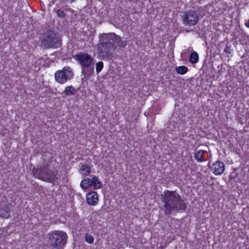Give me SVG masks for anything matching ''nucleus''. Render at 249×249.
I'll list each match as a JSON object with an SVG mask.
<instances>
[{
    "label": "nucleus",
    "mask_w": 249,
    "mask_h": 249,
    "mask_svg": "<svg viewBox=\"0 0 249 249\" xmlns=\"http://www.w3.org/2000/svg\"><path fill=\"white\" fill-rule=\"evenodd\" d=\"M126 42L114 33L103 34L99 36V43L97 49L100 54L104 57L109 58L113 54L117 47L124 48Z\"/></svg>",
    "instance_id": "nucleus-1"
},
{
    "label": "nucleus",
    "mask_w": 249,
    "mask_h": 249,
    "mask_svg": "<svg viewBox=\"0 0 249 249\" xmlns=\"http://www.w3.org/2000/svg\"><path fill=\"white\" fill-rule=\"evenodd\" d=\"M160 200L163 204L162 210L166 215L174 212H185L187 209L185 200L176 191H165L160 196Z\"/></svg>",
    "instance_id": "nucleus-2"
},
{
    "label": "nucleus",
    "mask_w": 249,
    "mask_h": 249,
    "mask_svg": "<svg viewBox=\"0 0 249 249\" xmlns=\"http://www.w3.org/2000/svg\"><path fill=\"white\" fill-rule=\"evenodd\" d=\"M34 176L43 181L49 182H53L56 179H58L60 175H58L57 171H52L49 169V165H46L43 167L40 166L33 169Z\"/></svg>",
    "instance_id": "nucleus-3"
},
{
    "label": "nucleus",
    "mask_w": 249,
    "mask_h": 249,
    "mask_svg": "<svg viewBox=\"0 0 249 249\" xmlns=\"http://www.w3.org/2000/svg\"><path fill=\"white\" fill-rule=\"evenodd\" d=\"M41 45L46 48H56L61 45V39L59 34L51 29L44 31L41 39Z\"/></svg>",
    "instance_id": "nucleus-4"
},
{
    "label": "nucleus",
    "mask_w": 249,
    "mask_h": 249,
    "mask_svg": "<svg viewBox=\"0 0 249 249\" xmlns=\"http://www.w3.org/2000/svg\"><path fill=\"white\" fill-rule=\"evenodd\" d=\"M48 243L52 249H63L67 239L66 233L61 231H54L48 234Z\"/></svg>",
    "instance_id": "nucleus-5"
},
{
    "label": "nucleus",
    "mask_w": 249,
    "mask_h": 249,
    "mask_svg": "<svg viewBox=\"0 0 249 249\" xmlns=\"http://www.w3.org/2000/svg\"><path fill=\"white\" fill-rule=\"evenodd\" d=\"M181 18L182 22L185 26H192L196 25L199 20V16L198 12L192 9L188 11H185Z\"/></svg>",
    "instance_id": "nucleus-6"
},
{
    "label": "nucleus",
    "mask_w": 249,
    "mask_h": 249,
    "mask_svg": "<svg viewBox=\"0 0 249 249\" xmlns=\"http://www.w3.org/2000/svg\"><path fill=\"white\" fill-rule=\"evenodd\" d=\"M73 76V71L69 67H65L63 70L56 71L54 74L55 81L61 84H63L71 80Z\"/></svg>",
    "instance_id": "nucleus-7"
},
{
    "label": "nucleus",
    "mask_w": 249,
    "mask_h": 249,
    "mask_svg": "<svg viewBox=\"0 0 249 249\" xmlns=\"http://www.w3.org/2000/svg\"><path fill=\"white\" fill-rule=\"evenodd\" d=\"M74 58L79 63L81 67L93 63V58L92 56L90 54L83 52H80L76 54Z\"/></svg>",
    "instance_id": "nucleus-8"
},
{
    "label": "nucleus",
    "mask_w": 249,
    "mask_h": 249,
    "mask_svg": "<svg viewBox=\"0 0 249 249\" xmlns=\"http://www.w3.org/2000/svg\"><path fill=\"white\" fill-rule=\"evenodd\" d=\"M87 202L90 205H95L98 201V196L96 192L91 191L87 193L86 197Z\"/></svg>",
    "instance_id": "nucleus-9"
},
{
    "label": "nucleus",
    "mask_w": 249,
    "mask_h": 249,
    "mask_svg": "<svg viewBox=\"0 0 249 249\" xmlns=\"http://www.w3.org/2000/svg\"><path fill=\"white\" fill-rule=\"evenodd\" d=\"M82 73L86 78H89L94 73V63L81 67Z\"/></svg>",
    "instance_id": "nucleus-10"
},
{
    "label": "nucleus",
    "mask_w": 249,
    "mask_h": 249,
    "mask_svg": "<svg viewBox=\"0 0 249 249\" xmlns=\"http://www.w3.org/2000/svg\"><path fill=\"white\" fill-rule=\"evenodd\" d=\"M213 173L216 175H221L225 170V165L220 161H217L213 164Z\"/></svg>",
    "instance_id": "nucleus-11"
},
{
    "label": "nucleus",
    "mask_w": 249,
    "mask_h": 249,
    "mask_svg": "<svg viewBox=\"0 0 249 249\" xmlns=\"http://www.w3.org/2000/svg\"><path fill=\"white\" fill-rule=\"evenodd\" d=\"M12 205L10 203L4 205L0 209V216L3 218H8L10 216Z\"/></svg>",
    "instance_id": "nucleus-12"
},
{
    "label": "nucleus",
    "mask_w": 249,
    "mask_h": 249,
    "mask_svg": "<svg viewBox=\"0 0 249 249\" xmlns=\"http://www.w3.org/2000/svg\"><path fill=\"white\" fill-rule=\"evenodd\" d=\"M76 93V89L72 86H67L63 91L62 94L65 96L74 95Z\"/></svg>",
    "instance_id": "nucleus-13"
},
{
    "label": "nucleus",
    "mask_w": 249,
    "mask_h": 249,
    "mask_svg": "<svg viewBox=\"0 0 249 249\" xmlns=\"http://www.w3.org/2000/svg\"><path fill=\"white\" fill-rule=\"evenodd\" d=\"M91 185H93V188L95 190L100 189L102 187L101 182L99 181L96 176H94L91 179Z\"/></svg>",
    "instance_id": "nucleus-14"
},
{
    "label": "nucleus",
    "mask_w": 249,
    "mask_h": 249,
    "mask_svg": "<svg viewBox=\"0 0 249 249\" xmlns=\"http://www.w3.org/2000/svg\"><path fill=\"white\" fill-rule=\"evenodd\" d=\"M91 185V179L89 178H86L84 179L80 184L81 187L84 190L88 189Z\"/></svg>",
    "instance_id": "nucleus-15"
},
{
    "label": "nucleus",
    "mask_w": 249,
    "mask_h": 249,
    "mask_svg": "<svg viewBox=\"0 0 249 249\" xmlns=\"http://www.w3.org/2000/svg\"><path fill=\"white\" fill-rule=\"evenodd\" d=\"M67 5L65 6H62L61 8V9L56 10V13L57 16L59 18H65L66 15L64 13V10H66L67 11H69V8H67Z\"/></svg>",
    "instance_id": "nucleus-16"
},
{
    "label": "nucleus",
    "mask_w": 249,
    "mask_h": 249,
    "mask_svg": "<svg viewBox=\"0 0 249 249\" xmlns=\"http://www.w3.org/2000/svg\"><path fill=\"white\" fill-rule=\"evenodd\" d=\"M205 152V151L202 150H200L196 152L195 154V159L199 162H202L204 161L203 157Z\"/></svg>",
    "instance_id": "nucleus-17"
},
{
    "label": "nucleus",
    "mask_w": 249,
    "mask_h": 249,
    "mask_svg": "<svg viewBox=\"0 0 249 249\" xmlns=\"http://www.w3.org/2000/svg\"><path fill=\"white\" fill-rule=\"evenodd\" d=\"M198 54L196 52H192L189 57V62L192 64H195L198 61Z\"/></svg>",
    "instance_id": "nucleus-18"
},
{
    "label": "nucleus",
    "mask_w": 249,
    "mask_h": 249,
    "mask_svg": "<svg viewBox=\"0 0 249 249\" xmlns=\"http://www.w3.org/2000/svg\"><path fill=\"white\" fill-rule=\"evenodd\" d=\"M80 171L84 175L87 176L90 173V168L87 164L82 165L80 169Z\"/></svg>",
    "instance_id": "nucleus-19"
},
{
    "label": "nucleus",
    "mask_w": 249,
    "mask_h": 249,
    "mask_svg": "<svg viewBox=\"0 0 249 249\" xmlns=\"http://www.w3.org/2000/svg\"><path fill=\"white\" fill-rule=\"evenodd\" d=\"M188 70L187 67L184 66L178 67L176 68V72L179 74H185Z\"/></svg>",
    "instance_id": "nucleus-20"
},
{
    "label": "nucleus",
    "mask_w": 249,
    "mask_h": 249,
    "mask_svg": "<svg viewBox=\"0 0 249 249\" xmlns=\"http://www.w3.org/2000/svg\"><path fill=\"white\" fill-rule=\"evenodd\" d=\"M104 65L102 61L98 62L96 65V71L97 73L100 72L103 68Z\"/></svg>",
    "instance_id": "nucleus-21"
},
{
    "label": "nucleus",
    "mask_w": 249,
    "mask_h": 249,
    "mask_svg": "<svg viewBox=\"0 0 249 249\" xmlns=\"http://www.w3.org/2000/svg\"><path fill=\"white\" fill-rule=\"evenodd\" d=\"M85 240L88 243L91 244L94 241V238L90 234L86 233L85 235Z\"/></svg>",
    "instance_id": "nucleus-22"
},
{
    "label": "nucleus",
    "mask_w": 249,
    "mask_h": 249,
    "mask_svg": "<svg viewBox=\"0 0 249 249\" xmlns=\"http://www.w3.org/2000/svg\"><path fill=\"white\" fill-rule=\"evenodd\" d=\"M224 52L226 53L230 54L231 52V46L227 45L226 47L224 50Z\"/></svg>",
    "instance_id": "nucleus-23"
},
{
    "label": "nucleus",
    "mask_w": 249,
    "mask_h": 249,
    "mask_svg": "<svg viewBox=\"0 0 249 249\" xmlns=\"http://www.w3.org/2000/svg\"><path fill=\"white\" fill-rule=\"evenodd\" d=\"M245 24L247 27L249 28V22H246Z\"/></svg>",
    "instance_id": "nucleus-24"
},
{
    "label": "nucleus",
    "mask_w": 249,
    "mask_h": 249,
    "mask_svg": "<svg viewBox=\"0 0 249 249\" xmlns=\"http://www.w3.org/2000/svg\"><path fill=\"white\" fill-rule=\"evenodd\" d=\"M57 6L59 7V4H57Z\"/></svg>",
    "instance_id": "nucleus-25"
}]
</instances>
